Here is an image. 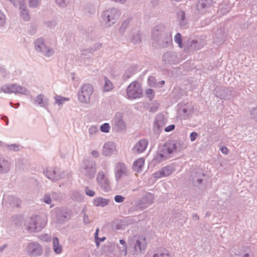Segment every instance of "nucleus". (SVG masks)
Segmentation results:
<instances>
[{"label":"nucleus","instance_id":"1","mask_svg":"<svg viewBox=\"0 0 257 257\" xmlns=\"http://www.w3.org/2000/svg\"><path fill=\"white\" fill-rule=\"evenodd\" d=\"M46 224V221L38 215L33 216L28 218L25 226L26 229L30 231L40 230Z\"/></svg>","mask_w":257,"mask_h":257},{"label":"nucleus","instance_id":"2","mask_svg":"<svg viewBox=\"0 0 257 257\" xmlns=\"http://www.w3.org/2000/svg\"><path fill=\"white\" fill-rule=\"evenodd\" d=\"M142 94V89L140 84L137 82H132L128 86L127 95L129 98L136 99L140 98Z\"/></svg>","mask_w":257,"mask_h":257},{"label":"nucleus","instance_id":"3","mask_svg":"<svg viewBox=\"0 0 257 257\" xmlns=\"http://www.w3.org/2000/svg\"><path fill=\"white\" fill-rule=\"evenodd\" d=\"M93 90L92 86L90 84H85L82 86L81 90L79 92V100L83 103L89 102L90 96Z\"/></svg>","mask_w":257,"mask_h":257},{"label":"nucleus","instance_id":"4","mask_svg":"<svg viewBox=\"0 0 257 257\" xmlns=\"http://www.w3.org/2000/svg\"><path fill=\"white\" fill-rule=\"evenodd\" d=\"M2 89L5 93H24L26 92V90L20 86L16 84H9L5 85L3 87Z\"/></svg>","mask_w":257,"mask_h":257},{"label":"nucleus","instance_id":"5","mask_svg":"<svg viewBox=\"0 0 257 257\" xmlns=\"http://www.w3.org/2000/svg\"><path fill=\"white\" fill-rule=\"evenodd\" d=\"M35 46L37 50L41 51L47 56H49L53 53L52 50L49 49L46 46L42 39H38L36 40Z\"/></svg>","mask_w":257,"mask_h":257},{"label":"nucleus","instance_id":"6","mask_svg":"<svg viewBox=\"0 0 257 257\" xmlns=\"http://www.w3.org/2000/svg\"><path fill=\"white\" fill-rule=\"evenodd\" d=\"M136 238L135 244L134 245L135 249L137 251H142L146 247L147 242L146 237L142 235L136 236Z\"/></svg>","mask_w":257,"mask_h":257},{"label":"nucleus","instance_id":"7","mask_svg":"<svg viewBox=\"0 0 257 257\" xmlns=\"http://www.w3.org/2000/svg\"><path fill=\"white\" fill-rule=\"evenodd\" d=\"M28 251L31 255L35 256L40 254L42 249L38 244L30 243L28 245Z\"/></svg>","mask_w":257,"mask_h":257},{"label":"nucleus","instance_id":"8","mask_svg":"<svg viewBox=\"0 0 257 257\" xmlns=\"http://www.w3.org/2000/svg\"><path fill=\"white\" fill-rule=\"evenodd\" d=\"M148 146V142L145 140L140 141L135 146L134 150L138 153L144 152Z\"/></svg>","mask_w":257,"mask_h":257},{"label":"nucleus","instance_id":"9","mask_svg":"<svg viewBox=\"0 0 257 257\" xmlns=\"http://www.w3.org/2000/svg\"><path fill=\"white\" fill-rule=\"evenodd\" d=\"M172 173V170L169 167H164L161 171L154 174L155 178H160L168 176Z\"/></svg>","mask_w":257,"mask_h":257},{"label":"nucleus","instance_id":"10","mask_svg":"<svg viewBox=\"0 0 257 257\" xmlns=\"http://www.w3.org/2000/svg\"><path fill=\"white\" fill-rule=\"evenodd\" d=\"M114 149V145L113 143L110 142L106 143L103 147V153L104 155L109 156L111 155Z\"/></svg>","mask_w":257,"mask_h":257},{"label":"nucleus","instance_id":"11","mask_svg":"<svg viewBox=\"0 0 257 257\" xmlns=\"http://www.w3.org/2000/svg\"><path fill=\"white\" fill-rule=\"evenodd\" d=\"M104 17L107 18L108 22H110L111 20H114L118 17L115 10H111L110 11H106L103 14Z\"/></svg>","mask_w":257,"mask_h":257},{"label":"nucleus","instance_id":"12","mask_svg":"<svg viewBox=\"0 0 257 257\" xmlns=\"http://www.w3.org/2000/svg\"><path fill=\"white\" fill-rule=\"evenodd\" d=\"M109 203V200L102 197H96L93 200V204L95 206L104 207Z\"/></svg>","mask_w":257,"mask_h":257},{"label":"nucleus","instance_id":"13","mask_svg":"<svg viewBox=\"0 0 257 257\" xmlns=\"http://www.w3.org/2000/svg\"><path fill=\"white\" fill-rule=\"evenodd\" d=\"M145 163V160L143 158H140L135 161L134 163V169L137 172H139L142 167H143Z\"/></svg>","mask_w":257,"mask_h":257},{"label":"nucleus","instance_id":"14","mask_svg":"<svg viewBox=\"0 0 257 257\" xmlns=\"http://www.w3.org/2000/svg\"><path fill=\"white\" fill-rule=\"evenodd\" d=\"M54 250L56 253H59L61 252L62 246L59 243L58 238L55 237L53 240Z\"/></svg>","mask_w":257,"mask_h":257},{"label":"nucleus","instance_id":"15","mask_svg":"<svg viewBox=\"0 0 257 257\" xmlns=\"http://www.w3.org/2000/svg\"><path fill=\"white\" fill-rule=\"evenodd\" d=\"M115 126L117 128H123L124 126V123L123 121L121 116H116L114 119Z\"/></svg>","mask_w":257,"mask_h":257},{"label":"nucleus","instance_id":"16","mask_svg":"<svg viewBox=\"0 0 257 257\" xmlns=\"http://www.w3.org/2000/svg\"><path fill=\"white\" fill-rule=\"evenodd\" d=\"M105 82L103 86L104 91H110L113 88V85L106 77H105Z\"/></svg>","mask_w":257,"mask_h":257},{"label":"nucleus","instance_id":"17","mask_svg":"<svg viewBox=\"0 0 257 257\" xmlns=\"http://www.w3.org/2000/svg\"><path fill=\"white\" fill-rule=\"evenodd\" d=\"M212 0H200L198 2V7L199 8L203 9L209 6Z\"/></svg>","mask_w":257,"mask_h":257},{"label":"nucleus","instance_id":"18","mask_svg":"<svg viewBox=\"0 0 257 257\" xmlns=\"http://www.w3.org/2000/svg\"><path fill=\"white\" fill-rule=\"evenodd\" d=\"M25 6L23 5H22L20 7V9L23 10V12L21 13V16L25 20H28L29 19V16L27 11L25 9Z\"/></svg>","mask_w":257,"mask_h":257},{"label":"nucleus","instance_id":"19","mask_svg":"<svg viewBox=\"0 0 257 257\" xmlns=\"http://www.w3.org/2000/svg\"><path fill=\"white\" fill-rule=\"evenodd\" d=\"M55 102L58 104H61L66 101L69 100V98L57 95L55 97Z\"/></svg>","mask_w":257,"mask_h":257},{"label":"nucleus","instance_id":"20","mask_svg":"<svg viewBox=\"0 0 257 257\" xmlns=\"http://www.w3.org/2000/svg\"><path fill=\"white\" fill-rule=\"evenodd\" d=\"M105 175L103 172H99L97 176V181L99 184L101 183L103 180L106 179Z\"/></svg>","mask_w":257,"mask_h":257},{"label":"nucleus","instance_id":"21","mask_svg":"<svg viewBox=\"0 0 257 257\" xmlns=\"http://www.w3.org/2000/svg\"><path fill=\"white\" fill-rule=\"evenodd\" d=\"M100 185L102 188H103L105 190H107L109 186V182L107 178L102 181L101 183H100Z\"/></svg>","mask_w":257,"mask_h":257},{"label":"nucleus","instance_id":"22","mask_svg":"<svg viewBox=\"0 0 257 257\" xmlns=\"http://www.w3.org/2000/svg\"><path fill=\"white\" fill-rule=\"evenodd\" d=\"M175 41L179 45L180 48L182 47V38L180 33H177L174 38Z\"/></svg>","mask_w":257,"mask_h":257},{"label":"nucleus","instance_id":"23","mask_svg":"<svg viewBox=\"0 0 257 257\" xmlns=\"http://www.w3.org/2000/svg\"><path fill=\"white\" fill-rule=\"evenodd\" d=\"M98 232H99V229L97 228L96 230V232L95 233V239L96 243L98 246L99 245V243L100 242L103 241L105 239V237H104L99 238L98 237Z\"/></svg>","mask_w":257,"mask_h":257},{"label":"nucleus","instance_id":"24","mask_svg":"<svg viewBox=\"0 0 257 257\" xmlns=\"http://www.w3.org/2000/svg\"><path fill=\"white\" fill-rule=\"evenodd\" d=\"M117 170L123 173H126V169L124 165L122 163H118L116 165Z\"/></svg>","mask_w":257,"mask_h":257},{"label":"nucleus","instance_id":"25","mask_svg":"<svg viewBox=\"0 0 257 257\" xmlns=\"http://www.w3.org/2000/svg\"><path fill=\"white\" fill-rule=\"evenodd\" d=\"M110 130L109 124L107 123H105L100 126V130L104 133L109 132Z\"/></svg>","mask_w":257,"mask_h":257},{"label":"nucleus","instance_id":"26","mask_svg":"<svg viewBox=\"0 0 257 257\" xmlns=\"http://www.w3.org/2000/svg\"><path fill=\"white\" fill-rule=\"evenodd\" d=\"M43 97L44 96L43 95L40 94L37 96L35 100L36 103L40 104L42 106H44Z\"/></svg>","mask_w":257,"mask_h":257},{"label":"nucleus","instance_id":"27","mask_svg":"<svg viewBox=\"0 0 257 257\" xmlns=\"http://www.w3.org/2000/svg\"><path fill=\"white\" fill-rule=\"evenodd\" d=\"M154 257H170L169 253L168 251H165L164 252H160L154 254Z\"/></svg>","mask_w":257,"mask_h":257},{"label":"nucleus","instance_id":"28","mask_svg":"<svg viewBox=\"0 0 257 257\" xmlns=\"http://www.w3.org/2000/svg\"><path fill=\"white\" fill-rule=\"evenodd\" d=\"M147 94L148 95V97L150 99H152L154 98V91L151 89H149L147 90Z\"/></svg>","mask_w":257,"mask_h":257},{"label":"nucleus","instance_id":"29","mask_svg":"<svg viewBox=\"0 0 257 257\" xmlns=\"http://www.w3.org/2000/svg\"><path fill=\"white\" fill-rule=\"evenodd\" d=\"M6 17L5 16L0 12V26H2L5 23Z\"/></svg>","mask_w":257,"mask_h":257},{"label":"nucleus","instance_id":"30","mask_svg":"<svg viewBox=\"0 0 257 257\" xmlns=\"http://www.w3.org/2000/svg\"><path fill=\"white\" fill-rule=\"evenodd\" d=\"M124 198L121 195H116L114 197V200L116 202L120 203L123 201Z\"/></svg>","mask_w":257,"mask_h":257},{"label":"nucleus","instance_id":"31","mask_svg":"<svg viewBox=\"0 0 257 257\" xmlns=\"http://www.w3.org/2000/svg\"><path fill=\"white\" fill-rule=\"evenodd\" d=\"M85 192L87 195L90 197H92L95 195V192L93 190L89 189L88 188L86 189Z\"/></svg>","mask_w":257,"mask_h":257},{"label":"nucleus","instance_id":"32","mask_svg":"<svg viewBox=\"0 0 257 257\" xmlns=\"http://www.w3.org/2000/svg\"><path fill=\"white\" fill-rule=\"evenodd\" d=\"M174 128H175V125L174 124H171V125H170L167 126L165 128V131L166 132H169L170 131L174 130Z\"/></svg>","mask_w":257,"mask_h":257},{"label":"nucleus","instance_id":"33","mask_svg":"<svg viewBox=\"0 0 257 257\" xmlns=\"http://www.w3.org/2000/svg\"><path fill=\"white\" fill-rule=\"evenodd\" d=\"M197 136V134L196 133L193 132V133H191L190 136L191 141L192 142L195 141L196 139Z\"/></svg>","mask_w":257,"mask_h":257},{"label":"nucleus","instance_id":"34","mask_svg":"<svg viewBox=\"0 0 257 257\" xmlns=\"http://www.w3.org/2000/svg\"><path fill=\"white\" fill-rule=\"evenodd\" d=\"M251 113L253 116V118L257 120V108L253 109Z\"/></svg>","mask_w":257,"mask_h":257},{"label":"nucleus","instance_id":"35","mask_svg":"<svg viewBox=\"0 0 257 257\" xmlns=\"http://www.w3.org/2000/svg\"><path fill=\"white\" fill-rule=\"evenodd\" d=\"M122 174H124L125 173H121L119 170H117L115 173V177H116V179L117 180L120 179L122 176Z\"/></svg>","mask_w":257,"mask_h":257},{"label":"nucleus","instance_id":"36","mask_svg":"<svg viewBox=\"0 0 257 257\" xmlns=\"http://www.w3.org/2000/svg\"><path fill=\"white\" fill-rule=\"evenodd\" d=\"M44 202L47 204H50L51 202V199L50 197L45 196L44 198Z\"/></svg>","mask_w":257,"mask_h":257},{"label":"nucleus","instance_id":"37","mask_svg":"<svg viewBox=\"0 0 257 257\" xmlns=\"http://www.w3.org/2000/svg\"><path fill=\"white\" fill-rule=\"evenodd\" d=\"M221 152L224 154H227L228 153V149L225 147H222L220 148Z\"/></svg>","mask_w":257,"mask_h":257},{"label":"nucleus","instance_id":"38","mask_svg":"<svg viewBox=\"0 0 257 257\" xmlns=\"http://www.w3.org/2000/svg\"><path fill=\"white\" fill-rule=\"evenodd\" d=\"M37 2H38L37 0H30V6L31 7L35 6V5H37Z\"/></svg>","mask_w":257,"mask_h":257},{"label":"nucleus","instance_id":"39","mask_svg":"<svg viewBox=\"0 0 257 257\" xmlns=\"http://www.w3.org/2000/svg\"><path fill=\"white\" fill-rule=\"evenodd\" d=\"M119 243L121 244L124 245L125 249V254H126V253L127 247L126 246L125 241L123 239H120V240H119Z\"/></svg>","mask_w":257,"mask_h":257},{"label":"nucleus","instance_id":"40","mask_svg":"<svg viewBox=\"0 0 257 257\" xmlns=\"http://www.w3.org/2000/svg\"><path fill=\"white\" fill-rule=\"evenodd\" d=\"M91 154L95 157H97L98 156V153L96 151H93L91 152Z\"/></svg>","mask_w":257,"mask_h":257},{"label":"nucleus","instance_id":"41","mask_svg":"<svg viewBox=\"0 0 257 257\" xmlns=\"http://www.w3.org/2000/svg\"><path fill=\"white\" fill-rule=\"evenodd\" d=\"M83 220L85 223L88 222V217L87 215H84L83 217Z\"/></svg>","mask_w":257,"mask_h":257},{"label":"nucleus","instance_id":"42","mask_svg":"<svg viewBox=\"0 0 257 257\" xmlns=\"http://www.w3.org/2000/svg\"><path fill=\"white\" fill-rule=\"evenodd\" d=\"M96 127H91L89 129V132L90 133H92V132L96 131Z\"/></svg>","mask_w":257,"mask_h":257},{"label":"nucleus","instance_id":"43","mask_svg":"<svg viewBox=\"0 0 257 257\" xmlns=\"http://www.w3.org/2000/svg\"><path fill=\"white\" fill-rule=\"evenodd\" d=\"M115 2H120V3H123L124 2H125L126 0H114Z\"/></svg>","mask_w":257,"mask_h":257},{"label":"nucleus","instance_id":"44","mask_svg":"<svg viewBox=\"0 0 257 257\" xmlns=\"http://www.w3.org/2000/svg\"><path fill=\"white\" fill-rule=\"evenodd\" d=\"M61 0H56L57 3L59 5H62V4L60 2Z\"/></svg>","mask_w":257,"mask_h":257},{"label":"nucleus","instance_id":"45","mask_svg":"<svg viewBox=\"0 0 257 257\" xmlns=\"http://www.w3.org/2000/svg\"><path fill=\"white\" fill-rule=\"evenodd\" d=\"M151 79H154V78L153 77H150L149 78V80H151Z\"/></svg>","mask_w":257,"mask_h":257},{"label":"nucleus","instance_id":"46","mask_svg":"<svg viewBox=\"0 0 257 257\" xmlns=\"http://www.w3.org/2000/svg\"><path fill=\"white\" fill-rule=\"evenodd\" d=\"M125 25V26H126V24H125V23H124V24H122V26H123V25Z\"/></svg>","mask_w":257,"mask_h":257},{"label":"nucleus","instance_id":"47","mask_svg":"<svg viewBox=\"0 0 257 257\" xmlns=\"http://www.w3.org/2000/svg\"><path fill=\"white\" fill-rule=\"evenodd\" d=\"M162 84H164V81H163L162 82Z\"/></svg>","mask_w":257,"mask_h":257}]
</instances>
